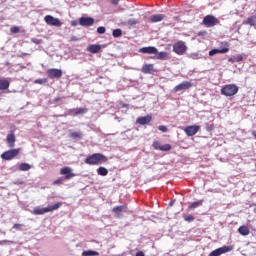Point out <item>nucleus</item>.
I'll return each instance as SVG.
<instances>
[{"label":"nucleus","mask_w":256,"mask_h":256,"mask_svg":"<svg viewBox=\"0 0 256 256\" xmlns=\"http://www.w3.org/2000/svg\"><path fill=\"white\" fill-rule=\"evenodd\" d=\"M107 161H108L107 156L101 153H94L88 156L84 160V163H86V165H99V163H107Z\"/></svg>","instance_id":"obj_1"},{"label":"nucleus","mask_w":256,"mask_h":256,"mask_svg":"<svg viewBox=\"0 0 256 256\" xmlns=\"http://www.w3.org/2000/svg\"><path fill=\"white\" fill-rule=\"evenodd\" d=\"M61 205H63L61 202H57L53 205H49L44 208L36 207L33 209L32 213L33 215H45V213H51V211H57V209H59Z\"/></svg>","instance_id":"obj_2"},{"label":"nucleus","mask_w":256,"mask_h":256,"mask_svg":"<svg viewBox=\"0 0 256 256\" xmlns=\"http://www.w3.org/2000/svg\"><path fill=\"white\" fill-rule=\"evenodd\" d=\"M239 93V86L235 84H227L221 88V95L224 97H233Z\"/></svg>","instance_id":"obj_3"},{"label":"nucleus","mask_w":256,"mask_h":256,"mask_svg":"<svg viewBox=\"0 0 256 256\" xmlns=\"http://www.w3.org/2000/svg\"><path fill=\"white\" fill-rule=\"evenodd\" d=\"M19 153H21L20 149H10L2 153L1 158L4 159L5 161H11V159H15V157H17Z\"/></svg>","instance_id":"obj_4"},{"label":"nucleus","mask_w":256,"mask_h":256,"mask_svg":"<svg viewBox=\"0 0 256 256\" xmlns=\"http://www.w3.org/2000/svg\"><path fill=\"white\" fill-rule=\"evenodd\" d=\"M230 251H233V246H222L210 252L208 256H221L230 253Z\"/></svg>","instance_id":"obj_5"},{"label":"nucleus","mask_w":256,"mask_h":256,"mask_svg":"<svg viewBox=\"0 0 256 256\" xmlns=\"http://www.w3.org/2000/svg\"><path fill=\"white\" fill-rule=\"evenodd\" d=\"M44 21L51 27H61V25H63V22H61L59 18H55L52 15H46Z\"/></svg>","instance_id":"obj_6"},{"label":"nucleus","mask_w":256,"mask_h":256,"mask_svg":"<svg viewBox=\"0 0 256 256\" xmlns=\"http://www.w3.org/2000/svg\"><path fill=\"white\" fill-rule=\"evenodd\" d=\"M173 51L177 55H184L185 51H187V46L185 45V42L178 41L173 45Z\"/></svg>","instance_id":"obj_7"},{"label":"nucleus","mask_w":256,"mask_h":256,"mask_svg":"<svg viewBox=\"0 0 256 256\" xmlns=\"http://www.w3.org/2000/svg\"><path fill=\"white\" fill-rule=\"evenodd\" d=\"M218 23L219 19L213 15H207L203 19V25H205V27H215V25H218Z\"/></svg>","instance_id":"obj_8"},{"label":"nucleus","mask_w":256,"mask_h":256,"mask_svg":"<svg viewBox=\"0 0 256 256\" xmlns=\"http://www.w3.org/2000/svg\"><path fill=\"white\" fill-rule=\"evenodd\" d=\"M49 79H61L63 77V71L57 68H50L47 70Z\"/></svg>","instance_id":"obj_9"},{"label":"nucleus","mask_w":256,"mask_h":256,"mask_svg":"<svg viewBox=\"0 0 256 256\" xmlns=\"http://www.w3.org/2000/svg\"><path fill=\"white\" fill-rule=\"evenodd\" d=\"M199 129L200 127L198 125L186 126L184 128V133H186L188 137H193V135H197V133H199Z\"/></svg>","instance_id":"obj_10"},{"label":"nucleus","mask_w":256,"mask_h":256,"mask_svg":"<svg viewBox=\"0 0 256 256\" xmlns=\"http://www.w3.org/2000/svg\"><path fill=\"white\" fill-rule=\"evenodd\" d=\"M95 23V19H93L92 17H81L79 19V25H81L82 27H93Z\"/></svg>","instance_id":"obj_11"},{"label":"nucleus","mask_w":256,"mask_h":256,"mask_svg":"<svg viewBox=\"0 0 256 256\" xmlns=\"http://www.w3.org/2000/svg\"><path fill=\"white\" fill-rule=\"evenodd\" d=\"M139 53H144L147 55H157L158 50L155 46H148L140 48Z\"/></svg>","instance_id":"obj_12"},{"label":"nucleus","mask_w":256,"mask_h":256,"mask_svg":"<svg viewBox=\"0 0 256 256\" xmlns=\"http://www.w3.org/2000/svg\"><path fill=\"white\" fill-rule=\"evenodd\" d=\"M193 87V84L191 82L184 81L177 86L174 87V91L179 92V91H187V89H191Z\"/></svg>","instance_id":"obj_13"},{"label":"nucleus","mask_w":256,"mask_h":256,"mask_svg":"<svg viewBox=\"0 0 256 256\" xmlns=\"http://www.w3.org/2000/svg\"><path fill=\"white\" fill-rule=\"evenodd\" d=\"M152 119L151 115L142 116L136 119V123H138V125H149Z\"/></svg>","instance_id":"obj_14"},{"label":"nucleus","mask_w":256,"mask_h":256,"mask_svg":"<svg viewBox=\"0 0 256 256\" xmlns=\"http://www.w3.org/2000/svg\"><path fill=\"white\" fill-rule=\"evenodd\" d=\"M60 174L64 175L66 179H72V177H75V174L73 172H71V168L69 167H63L60 170Z\"/></svg>","instance_id":"obj_15"},{"label":"nucleus","mask_w":256,"mask_h":256,"mask_svg":"<svg viewBox=\"0 0 256 256\" xmlns=\"http://www.w3.org/2000/svg\"><path fill=\"white\" fill-rule=\"evenodd\" d=\"M219 53H229V48H214L209 51V56L213 57V55H218Z\"/></svg>","instance_id":"obj_16"},{"label":"nucleus","mask_w":256,"mask_h":256,"mask_svg":"<svg viewBox=\"0 0 256 256\" xmlns=\"http://www.w3.org/2000/svg\"><path fill=\"white\" fill-rule=\"evenodd\" d=\"M149 19L150 23H161L165 19V14H154Z\"/></svg>","instance_id":"obj_17"},{"label":"nucleus","mask_w":256,"mask_h":256,"mask_svg":"<svg viewBox=\"0 0 256 256\" xmlns=\"http://www.w3.org/2000/svg\"><path fill=\"white\" fill-rule=\"evenodd\" d=\"M8 147H15V133L10 132L6 137Z\"/></svg>","instance_id":"obj_18"},{"label":"nucleus","mask_w":256,"mask_h":256,"mask_svg":"<svg viewBox=\"0 0 256 256\" xmlns=\"http://www.w3.org/2000/svg\"><path fill=\"white\" fill-rule=\"evenodd\" d=\"M154 71L155 69L153 68V64H145L142 67V73L151 75L152 73H154Z\"/></svg>","instance_id":"obj_19"},{"label":"nucleus","mask_w":256,"mask_h":256,"mask_svg":"<svg viewBox=\"0 0 256 256\" xmlns=\"http://www.w3.org/2000/svg\"><path fill=\"white\" fill-rule=\"evenodd\" d=\"M87 51H89V53H99L101 51V45L99 44H92L90 46H88Z\"/></svg>","instance_id":"obj_20"},{"label":"nucleus","mask_w":256,"mask_h":256,"mask_svg":"<svg viewBox=\"0 0 256 256\" xmlns=\"http://www.w3.org/2000/svg\"><path fill=\"white\" fill-rule=\"evenodd\" d=\"M87 108H76L70 111L71 115H85L87 113Z\"/></svg>","instance_id":"obj_21"},{"label":"nucleus","mask_w":256,"mask_h":256,"mask_svg":"<svg viewBox=\"0 0 256 256\" xmlns=\"http://www.w3.org/2000/svg\"><path fill=\"white\" fill-rule=\"evenodd\" d=\"M238 233L240 235H242L243 237H247V235H249L250 231H249V227L243 225V226H240L238 228Z\"/></svg>","instance_id":"obj_22"},{"label":"nucleus","mask_w":256,"mask_h":256,"mask_svg":"<svg viewBox=\"0 0 256 256\" xmlns=\"http://www.w3.org/2000/svg\"><path fill=\"white\" fill-rule=\"evenodd\" d=\"M97 173L98 175H100L101 177H107V175H109V170H107V168L100 166L97 169Z\"/></svg>","instance_id":"obj_23"},{"label":"nucleus","mask_w":256,"mask_h":256,"mask_svg":"<svg viewBox=\"0 0 256 256\" xmlns=\"http://www.w3.org/2000/svg\"><path fill=\"white\" fill-rule=\"evenodd\" d=\"M113 213H116L117 215H119V213H125V211H127V207H125L124 205L122 206H115L112 209Z\"/></svg>","instance_id":"obj_24"},{"label":"nucleus","mask_w":256,"mask_h":256,"mask_svg":"<svg viewBox=\"0 0 256 256\" xmlns=\"http://www.w3.org/2000/svg\"><path fill=\"white\" fill-rule=\"evenodd\" d=\"M69 137H71V139H82L83 133H81V131L70 132Z\"/></svg>","instance_id":"obj_25"},{"label":"nucleus","mask_w":256,"mask_h":256,"mask_svg":"<svg viewBox=\"0 0 256 256\" xmlns=\"http://www.w3.org/2000/svg\"><path fill=\"white\" fill-rule=\"evenodd\" d=\"M9 85H11V82L9 79H1V91H5V89H9Z\"/></svg>","instance_id":"obj_26"},{"label":"nucleus","mask_w":256,"mask_h":256,"mask_svg":"<svg viewBox=\"0 0 256 256\" xmlns=\"http://www.w3.org/2000/svg\"><path fill=\"white\" fill-rule=\"evenodd\" d=\"M243 59H245V57H243L242 54H238V55L234 56L233 58H230L229 61H232L233 63H241V61H243Z\"/></svg>","instance_id":"obj_27"},{"label":"nucleus","mask_w":256,"mask_h":256,"mask_svg":"<svg viewBox=\"0 0 256 256\" xmlns=\"http://www.w3.org/2000/svg\"><path fill=\"white\" fill-rule=\"evenodd\" d=\"M201 205H203V200H198V201L192 202L189 205V209H197V207H201Z\"/></svg>","instance_id":"obj_28"},{"label":"nucleus","mask_w":256,"mask_h":256,"mask_svg":"<svg viewBox=\"0 0 256 256\" xmlns=\"http://www.w3.org/2000/svg\"><path fill=\"white\" fill-rule=\"evenodd\" d=\"M99 255V252L95 250H86L82 252V256H97Z\"/></svg>","instance_id":"obj_29"},{"label":"nucleus","mask_w":256,"mask_h":256,"mask_svg":"<svg viewBox=\"0 0 256 256\" xmlns=\"http://www.w3.org/2000/svg\"><path fill=\"white\" fill-rule=\"evenodd\" d=\"M121 35H123V30H121V29H119V28L114 29V30L112 31V36H113L115 39L121 37Z\"/></svg>","instance_id":"obj_30"},{"label":"nucleus","mask_w":256,"mask_h":256,"mask_svg":"<svg viewBox=\"0 0 256 256\" xmlns=\"http://www.w3.org/2000/svg\"><path fill=\"white\" fill-rule=\"evenodd\" d=\"M31 169V165L29 163H21L19 165V171H29Z\"/></svg>","instance_id":"obj_31"},{"label":"nucleus","mask_w":256,"mask_h":256,"mask_svg":"<svg viewBox=\"0 0 256 256\" xmlns=\"http://www.w3.org/2000/svg\"><path fill=\"white\" fill-rule=\"evenodd\" d=\"M157 59H159L160 61L165 60V58L169 55L167 52H157L156 54Z\"/></svg>","instance_id":"obj_32"},{"label":"nucleus","mask_w":256,"mask_h":256,"mask_svg":"<svg viewBox=\"0 0 256 256\" xmlns=\"http://www.w3.org/2000/svg\"><path fill=\"white\" fill-rule=\"evenodd\" d=\"M246 24L250 25L251 27H254V25H256V17L255 16L249 17L246 21Z\"/></svg>","instance_id":"obj_33"},{"label":"nucleus","mask_w":256,"mask_h":256,"mask_svg":"<svg viewBox=\"0 0 256 256\" xmlns=\"http://www.w3.org/2000/svg\"><path fill=\"white\" fill-rule=\"evenodd\" d=\"M184 221H187V223H193L195 221V217L191 214L184 216Z\"/></svg>","instance_id":"obj_34"},{"label":"nucleus","mask_w":256,"mask_h":256,"mask_svg":"<svg viewBox=\"0 0 256 256\" xmlns=\"http://www.w3.org/2000/svg\"><path fill=\"white\" fill-rule=\"evenodd\" d=\"M161 146L162 145H161V143L159 141H155L152 144L153 149H155L156 151H161Z\"/></svg>","instance_id":"obj_35"},{"label":"nucleus","mask_w":256,"mask_h":256,"mask_svg":"<svg viewBox=\"0 0 256 256\" xmlns=\"http://www.w3.org/2000/svg\"><path fill=\"white\" fill-rule=\"evenodd\" d=\"M171 148L170 144H164L161 146L160 151H171Z\"/></svg>","instance_id":"obj_36"},{"label":"nucleus","mask_w":256,"mask_h":256,"mask_svg":"<svg viewBox=\"0 0 256 256\" xmlns=\"http://www.w3.org/2000/svg\"><path fill=\"white\" fill-rule=\"evenodd\" d=\"M34 83L36 85H45V83H47V79H36Z\"/></svg>","instance_id":"obj_37"},{"label":"nucleus","mask_w":256,"mask_h":256,"mask_svg":"<svg viewBox=\"0 0 256 256\" xmlns=\"http://www.w3.org/2000/svg\"><path fill=\"white\" fill-rule=\"evenodd\" d=\"M23 224H14L12 229H15L16 231H23Z\"/></svg>","instance_id":"obj_38"},{"label":"nucleus","mask_w":256,"mask_h":256,"mask_svg":"<svg viewBox=\"0 0 256 256\" xmlns=\"http://www.w3.org/2000/svg\"><path fill=\"white\" fill-rule=\"evenodd\" d=\"M105 31H106V29L104 26H99L97 28V33H99V35H104Z\"/></svg>","instance_id":"obj_39"},{"label":"nucleus","mask_w":256,"mask_h":256,"mask_svg":"<svg viewBox=\"0 0 256 256\" xmlns=\"http://www.w3.org/2000/svg\"><path fill=\"white\" fill-rule=\"evenodd\" d=\"M158 130L161 131L162 133H167V126L165 125H160L158 127Z\"/></svg>","instance_id":"obj_40"},{"label":"nucleus","mask_w":256,"mask_h":256,"mask_svg":"<svg viewBox=\"0 0 256 256\" xmlns=\"http://www.w3.org/2000/svg\"><path fill=\"white\" fill-rule=\"evenodd\" d=\"M11 33H19L20 29L18 26H13L11 29H10Z\"/></svg>","instance_id":"obj_41"},{"label":"nucleus","mask_w":256,"mask_h":256,"mask_svg":"<svg viewBox=\"0 0 256 256\" xmlns=\"http://www.w3.org/2000/svg\"><path fill=\"white\" fill-rule=\"evenodd\" d=\"M136 256H145V253L143 251H138L136 253Z\"/></svg>","instance_id":"obj_42"},{"label":"nucleus","mask_w":256,"mask_h":256,"mask_svg":"<svg viewBox=\"0 0 256 256\" xmlns=\"http://www.w3.org/2000/svg\"><path fill=\"white\" fill-rule=\"evenodd\" d=\"M112 5H118L119 4V0H111Z\"/></svg>","instance_id":"obj_43"},{"label":"nucleus","mask_w":256,"mask_h":256,"mask_svg":"<svg viewBox=\"0 0 256 256\" xmlns=\"http://www.w3.org/2000/svg\"><path fill=\"white\" fill-rule=\"evenodd\" d=\"M191 57L192 59H199V54H192Z\"/></svg>","instance_id":"obj_44"},{"label":"nucleus","mask_w":256,"mask_h":256,"mask_svg":"<svg viewBox=\"0 0 256 256\" xmlns=\"http://www.w3.org/2000/svg\"><path fill=\"white\" fill-rule=\"evenodd\" d=\"M32 41H33V43H36V45L39 44V40H37V39H32Z\"/></svg>","instance_id":"obj_45"},{"label":"nucleus","mask_w":256,"mask_h":256,"mask_svg":"<svg viewBox=\"0 0 256 256\" xmlns=\"http://www.w3.org/2000/svg\"><path fill=\"white\" fill-rule=\"evenodd\" d=\"M122 107H123V108H128V107H129V104H122Z\"/></svg>","instance_id":"obj_46"},{"label":"nucleus","mask_w":256,"mask_h":256,"mask_svg":"<svg viewBox=\"0 0 256 256\" xmlns=\"http://www.w3.org/2000/svg\"><path fill=\"white\" fill-rule=\"evenodd\" d=\"M71 41H77V38L72 37V38H71Z\"/></svg>","instance_id":"obj_47"},{"label":"nucleus","mask_w":256,"mask_h":256,"mask_svg":"<svg viewBox=\"0 0 256 256\" xmlns=\"http://www.w3.org/2000/svg\"><path fill=\"white\" fill-rule=\"evenodd\" d=\"M54 183L58 184V183H61V180H56Z\"/></svg>","instance_id":"obj_48"},{"label":"nucleus","mask_w":256,"mask_h":256,"mask_svg":"<svg viewBox=\"0 0 256 256\" xmlns=\"http://www.w3.org/2000/svg\"><path fill=\"white\" fill-rule=\"evenodd\" d=\"M72 25H74V26L77 25V22H72Z\"/></svg>","instance_id":"obj_49"},{"label":"nucleus","mask_w":256,"mask_h":256,"mask_svg":"<svg viewBox=\"0 0 256 256\" xmlns=\"http://www.w3.org/2000/svg\"><path fill=\"white\" fill-rule=\"evenodd\" d=\"M56 101H59V98H56Z\"/></svg>","instance_id":"obj_50"},{"label":"nucleus","mask_w":256,"mask_h":256,"mask_svg":"<svg viewBox=\"0 0 256 256\" xmlns=\"http://www.w3.org/2000/svg\"><path fill=\"white\" fill-rule=\"evenodd\" d=\"M6 65H9V63H6Z\"/></svg>","instance_id":"obj_51"}]
</instances>
